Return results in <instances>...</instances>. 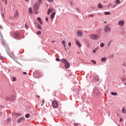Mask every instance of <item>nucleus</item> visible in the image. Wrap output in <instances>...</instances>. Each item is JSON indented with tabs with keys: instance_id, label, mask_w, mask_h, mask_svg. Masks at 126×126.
Wrapping results in <instances>:
<instances>
[{
	"instance_id": "nucleus-7",
	"label": "nucleus",
	"mask_w": 126,
	"mask_h": 126,
	"mask_svg": "<svg viewBox=\"0 0 126 126\" xmlns=\"http://www.w3.org/2000/svg\"><path fill=\"white\" fill-rule=\"evenodd\" d=\"M25 120V118L24 117H20L17 121V123L18 124H20L22 121H24Z\"/></svg>"
},
{
	"instance_id": "nucleus-14",
	"label": "nucleus",
	"mask_w": 126,
	"mask_h": 126,
	"mask_svg": "<svg viewBox=\"0 0 126 126\" xmlns=\"http://www.w3.org/2000/svg\"><path fill=\"white\" fill-rule=\"evenodd\" d=\"M52 11H53V9L52 8H49L48 10L47 11V14L48 15H50V14H51V13L52 12Z\"/></svg>"
},
{
	"instance_id": "nucleus-24",
	"label": "nucleus",
	"mask_w": 126,
	"mask_h": 126,
	"mask_svg": "<svg viewBox=\"0 0 126 126\" xmlns=\"http://www.w3.org/2000/svg\"><path fill=\"white\" fill-rule=\"evenodd\" d=\"M25 117L27 118H30V115L29 114H27L25 115Z\"/></svg>"
},
{
	"instance_id": "nucleus-5",
	"label": "nucleus",
	"mask_w": 126,
	"mask_h": 126,
	"mask_svg": "<svg viewBox=\"0 0 126 126\" xmlns=\"http://www.w3.org/2000/svg\"><path fill=\"white\" fill-rule=\"evenodd\" d=\"M118 25L119 26H121V27H123L124 25H125V20H120L118 21Z\"/></svg>"
},
{
	"instance_id": "nucleus-47",
	"label": "nucleus",
	"mask_w": 126,
	"mask_h": 126,
	"mask_svg": "<svg viewBox=\"0 0 126 126\" xmlns=\"http://www.w3.org/2000/svg\"><path fill=\"white\" fill-rule=\"evenodd\" d=\"M23 74H27V72H23Z\"/></svg>"
},
{
	"instance_id": "nucleus-23",
	"label": "nucleus",
	"mask_w": 126,
	"mask_h": 126,
	"mask_svg": "<svg viewBox=\"0 0 126 126\" xmlns=\"http://www.w3.org/2000/svg\"><path fill=\"white\" fill-rule=\"evenodd\" d=\"M122 113H123V114H126V109H125V108H123V109H122Z\"/></svg>"
},
{
	"instance_id": "nucleus-52",
	"label": "nucleus",
	"mask_w": 126,
	"mask_h": 126,
	"mask_svg": "<svg viewBox=\"0 0 126 126\" xmlns=\"http://www.w3.org/2000/svg\"><path fill=\"white\" fill-rule=\"evenodd\" d=\"M26 1H29V0H25Z\"/></svg>"
},
{
	"instance_id": "nucleus-43",
	"label": "nucleus",
	"mask_w": 126,
	"mask_h": 126,
	"mask_svg": "<svg viewBox=\"0 0 126 126\" xmlns=\"http://www.w3.org/2000/svg\"><path fill=\"white\" fill-rule=\"evenodd\" d=\"M45 20H46V21H47V22L49 21V20L48 19V17H46Z\"/></svg>"
},
{
	"instance_id": "nucleus-29",
	"label": "nucleus",
	"mask_w": 126,
	"mask_h": 126,
	"mask_svg": "<svg viewBox=\"0 0 126 126\" xmlns=\"http://www.w3.org/2000/svg\"><path fill=\"white\" fill-rule=\"evenodd\" d=\"M92 63H94V64H96V62L94 60H91Z\"/></svg>"
},
{
	"instance_id": "nucleus-46",
	"label": "nucleus",
	"mask_w": 126,
	"mask_h": 126,
	"mask_svg": "<svg viewBox=\"0 0 126 126\" xmlns=\"http://www.w3.org/2000/svg\"><path fill=\"white\" fill-rule=\"evenodd\" d=\"M70 5H73V3L72 1H71V2H70Z\"/></svg>"
},
{
	"instance_id": "nucleus-17",
	"label": "nucleus",
	"mask_w": 126,
	"mask_h": 126,
	"mask_svg": "<svg viewBox=\"0 0 126 126\" xmlns=\"http://www.w3.org/2000/svg\"><path fill=\"white\" fill-rule=\"evenodd\" d=\"M14 17H16V18H18V12L16 11L15 12V14L14 15Z\"/></svg>"
},
{
	"instance_id": "nucleus-19",
	"label": "nucleus",
	"mask_w": 126,
	"mask_h": 126,
	"mask_svg": "<svg viewBox=\"0 0 126 126\" xmlns=\"http://www.w3.org/2000/svg\"><path fill=\"white\" fill-rule=\"evenodd\" d=\"M98 8H102V7H103V5H102V4H101V3H99L98 4Z\"/></svg>"
},
{
	"instance_id": "nucleus-20",
	"label": "nucleus",
	"mask_w": 126,
	"mask_h": 126,
	"mask_svg": "<svg viewBox=\"0 0 126 126\" xmlns=\"http://www.w3.org/2000/svg\"><path fill=\"white\" fill-rule=\"evenodd\" d=\"M105 46V44H104V43H101L100 44V48H103Z\"/></svg>"
},
{
	"instance_id": "nucleus-56",
	"label": "nucleus",
	"mask_w": 126,
	"mask_h": 126,
	"mask_svg": "<svg viewBox=\"0 0 126 126\" xmlns=\"http://www.w3.org/2000/svg\"><path fill=\"white\" fill-rule=\"evenodd\" d=\"M65 51H66V48L65 47Z\"/></svg>"
},
{
	"instance_id": "nucleus-13",
	"label": "nucleus",
	"mask_w": 126,
	"mask_h": 126,
	"mask_svg": "<svg viewBox=\"0 0 126 126\" xmlns=\"http://www.w3.org/2000/svg\"><path fill=\"white\" fill-rule=\"evenodd\" d=\"M94 93H95V94H98L100 93V92H99V90L98 89L95 88L94 90Z\"/></svg>"
},
{
	"instance_id": "nucleus-50",
	"label": "nucleus",
	"mask_w": 126,
	"mask_h": 126,
	"mask_svg": "<svg viewBox=\"0 0 126 126\" xmlns=\"http://www.w3.org/2000/svg\"><path fill=\"white\" fill-rule=\"evenodd\" d=\"M0 29H2V27H1V26L0 25Z\"/></svg>"
},
{
	"instance_id": "nucleus-25",
	"label": "nucleus",
	"mask_w": 126,
	"mask_h": 126,
	"mask_svg": "<svg viewBox=\"0 0 126 126\" xmlns=\"http://www.w3.org/2000/svg\"><path fill=\"white\" fill-rule=\"evenodd\" d=\"M116 1L117 4H120V3H121V1H120V0H116Z\"/></svg>"
},
{
	"instance_id": "nucleus-51",
	"label": "nucleus",
	"mask_w": 126,
	"mask_h": 126,
	"mask_svg": "<svg viewBox=\"0 0 126 126\" xmlns=\"http://www.w3.org/2000/svg\"><path fill=\"white\" fill-rule=\"evenodd\" d=\"M36 97H37V98H40V96L39 95H37Z\"/></svg>"
},
{
	"instance_id": "nucleus-53",
	"label": "nucleus",
	"mask_w": 126,
	"mask_h": 126,
	"mask_svg": "<svg viewBox=\"0 0 126 126\" xmlns=\"http://www.w3.org/2000/svg\"><path fill=\"white\" fill-rule=\"evenodd\" d=\"M110 5H112V4L110 3ZM110 5H109L108 7H109Z\"/></svg>"
},
{
	"instance_id": "nucleus-48",
	"label": "nucleus",
	"mask_w": 126,
	"mask_h": 126,
	"mask_svg": "<svg viewBox=\"0 0 126 126\" xmlns=\"http://www.w3.org/2000/svg\"><path fill=\"white\" fill-rule=\"evenodd\" d=\"M2 115V113L1 112H0V117H1Z\"/></svg>"
},
{
	"instance_id": "nucleus-30",
	"label": "nucleus",
	"mask_w": 126,
	"mask_h": 126,
	"mask_svg": "<svg viewBox=\"0 0 126 126\" xmlns=\"http://www.w3.org/2000/svg\"><path fill=\"white\" fill-rule=\"evenodd\" d=\"M25 27L26 29H28V25H27V23L25 24Z\"/></svg>"
},
{
	"instance_id": "nucleus-54",
	"label": "nucleus",
	"mask_w": 126,
	"mask_h": 126,
	"mask_svg": "<svg viewBox=\"0 0 126 126\" xmlns=\"http://www.w3.org/2000/svg\"><path fill=\"white\" fill-rule=\"evenodd\" d=\"M42 0H39V2H41V1Z\"/></svg>"
},
{
	"instance_id": "nucleus-15",
	"label": "nucleus",
	"mask_w": 126,
	"mask_h": 126,
	"mask_svg": "<svg viewBox=\"0 0 126 126\" xmlns=\"http://www.w3.org/2000/svg\"><path fill=\"white\" fill-rule=\"evenodd\" d=\"M14 38H15V39H17V38H18V37H19V34H18V33H14Z\"/></svg>"
},
{
	"instance_id": "nucleus-8",
	"label": "nucleus",
	"mask_w": 126,
	"mask_h": 126,
	"mask_svg": "<svg viewBox=\"0 0 126 126\" xmlns=\"http://www.w3.org/2000/svg\"><path fill=\"white\" fill-rule=\"evenodd\" d=\"M77 36L81 37L83 35V32L81 30H79L77 32Z\"/></svg>"
},
{
	"instance_id": "nucleus-9",
	"label": "nucleus",
	"mask_w": 126,
	"mask_h": 126,
	"mask_svg": "<svg viewBox=\"0 0 126 126\" xmlns=\"http://www.w3.org/2000/svg\"><path fill=\"white\" fill-rule=\"evenodd\" d=\"M52 106L53 108H58V102H57V101H53Z\"/></svg>"
},
{
	"instance_id": "nucleus-38",
	"label": "nucleus",
	"mask_w": 126,
	"mask_h": 126,
	"mask_svg": "<svg viewBox=\"0 0 126 126\" xmlns=\"http://www.w3.org/2000/svg\"><path fill=\"white\" fill-rule=\"evenodd\" d=\"M13 81H16V78L15 77H13Z\"/></svg>"
},
{
	"instance_id": "nucleus-37",
	"label": "nucleus",
	"mask_w": 126,
	"mask_h": 126,
	"mask_svg": "<svg viewBox=\"0 0 126 126\" xmlns=\"http://www.w3.org/2000/svg\"><path fill=\"white\" fill-rule=\"evenodd\" d=\"M90 17H93L94 16V14H90L89 15Z\"/></svg>"
},
{
	"instance_id": "nucleus-44",
	"label": "nucleus",
	"mask_w": 126,
	"mask_h": 126,
	"mask_svg": "<svg viewBox=\"0 0 126 126\" xmlns=\"http://www.w3.org/2000/svg\"><path fill=\"white\" fill-rule=\"evenodd\" d=\"M122 64L124 66H126V63H123Z\"/></svg>"
},
{
	"instance_id": "nucleus-22",
	"label": "nucleus",
	"mask_w": 126,
	"mask_h": 126,
	"mask_svg": "<svg viewBox=\"0 0 126 126\" xmlns=\"http://www.w3.org/2000/svg\"><path fill=\"white\" fill-rule=\"evenodd\" d=\"M104 14L106 15H110L111 14V12H105L104 13Z\"/></svg>"
},
{
	"instance_id": "nucleus-59",
	"label": "nucleus",
	"mask_w": 126,
	"mask_h": 126,
	"mask_svg": "<svg viewBox=\"0 0 126 126\" xmlns=\"http://www.w3.org/2000/svg\"><path fill=\"white\" fill-rule=\"evenodd\" d=\"M4 1V0H2V1Z\"/></svg>"
},
{
	"instance_id": "nucleus-33",
	"label": "nucleus",
	"mask_w": 126,
	"mask_h": 126,
	"mask_svg": "<svg viewBox=\"0 0 126 126\" xmlns=\"http://www.w3.org/2000/svg\"><path fill=\"white\" fill-rule=\"evenodd\" d=\"M16 116H19V117H20L21 116V114L20 113H17L16 114Z\"/></svg>"
},
{
	"instance_id": "nucleus-1",
	"label": "nucleus",
	"mask_w": 126,
	"mask_h": 126,
	"mask_svg": "<svg viewBox=\"0 0 126 126\" xmlns=\"http://www.w3.org/2000/svg\"><path fill=\"white\" fill-rule=\"evenodd\" d=\"M39 8H40V4L37 3H35L33 5V10L35 14H38L39 13Z\"/></svg>"
},
{
	"instance_id": "nucleus-32",
	"label": "nucleus",
	"mask_w": 126,
	"mask_h": 126,
	"mask_svg": "<svg viewBox=\"0 0 126 126\" xmlns=\"http://www.w3.org/2000/svg\"><path fill=\"white\" fill-rule=\"evenodd\" d=\"M37 28H38V29L41 30V26L40 25H38L37 26Z\"/></svg>"
},
{
	"instance_id": "nucleus-6",
	"label": "nucleus",
	"mask_w": 126,
	"mask_h": 126,
	"mask_svg": "<svg viewBox=\"0 0 126 126\" xmlns=\"http://www.w3.org/2000/svg\"><path fill=\"white\" fill-rule=\"evenodd\" d=\"M104 31L106 32H110V31H111V28L108 26H106L104 28Z\"/></svg>"
},
{
	"instance_id": "nucleus-57",
	"label": "nucleus",
	"mask_w": 126,
	"mask_h": 126,
	"mask_svg": "<svg viewBox=\"0 0 126 126\" xmlns=\"http://www.w3.org/2000/svg\"><path fill=\"white\" fill-rule=\"evenodd\" d=\"M54 41H52V43H54Z\"/></svg>"
},
{
	"instance_id": "nucleus-26",
	"label": "nucleus",
	"mask_w": 126,
	"mask_h": 126,
	"mask_svg": "<svg viewBox=\"0 0 126 126\" xmlns=\"http://www.w3.org/2000/svg\"><path fill=\"white\" fill-rule=\"evenodd\" d=\"M41 31H37L36 32V33L37 34V35H41Z\"/></svg>"
},
{
	"instance_id": "nucleus-39",
	"label": "nucleus",
	"mask_w": 126,
	"mask_h": 126,
	"mask_svg": "<svg viewBox=\"0 0 126 126\" xmlns=\"http://www.w3.org/2000/svg\"><path fill=\"white\" fill-rule=\"evenodd\" d=\"M68 46H69V47H71V42H69V43H68Z\"/></svg>"
},
{
	"instance_id": "nucleus-10",
	"label": "nucleus",
	"mask_w": 126,
	"mask_h": 126,
	"mask_svg": "<svg viewBox=\"0 0 126 126\" xmlns=\"http://www.w3.org/2000/svg\"><path fill=\"white\" fill-rule=\"evenodd\" d=\"M55 15H56V12H52L50 15V18L52 19V21H54V18H55Z\"/></svg>"
},
{
	"instance_id": "nucleus-34",
	"label": "nucleus",
	"mask_w": 126,
	"mask_h": 126,
	"mask_svg": "<svg viewBox=\"0 0 126 126\" xmlns=\"http://www.w3.org/2000/svg\"><path fill=\"white\" fill-rule=\"evenodd\" d=\"M37 20L38 21H39L40 20H41V18H40V17H37Z\"/></svg>"
},
{
	"instance_id": "nucleus-18",
	"label": "nucleus",
	"mask_w": 126,
	"mask_h": 126,
	"mask_svg": "<svg viewBox=\"0 0 126 126\" xmlns=\"http://www.w3.org/2000/svg\"><path fill=\"white\" fill-rule=\"evenodd\" d=\"M111 95H113V96H117V95H118V93H114V92H111Z\"/></svg>"
},
{
	"instance_id": "nucleus-49",
	"label": "nucleus",
	"mask_w": 126,
	"mask_h": 126,
	"mask_svg": "<svg viewBox=\"0 0 126 126\" xmlns=\"http://www.w3.org/2000/svg\"><path fill=\"white\" fill-rule=\"evenodd\" d=\"M120 122H123V119H122V118H120Z\"/></svg>"
},
{
	"instance_id": "nucleus-58",
	"label": "nucleus",
	"mask_w": 126,
	"mask_h": 126,
	"mask_svg": "<svg viewBox=\"0 0 126 126\" xmlns=\"http://www.w3.org/2000/svg\"><path fill=\"white\" fill-rule=\"evenodd\" d=\"M41 106H43V103H41Z\"/></svg>"
},
{
	"instance_id": "nucleus-3",
	"label": "nucleus",
	"mask_w": 126,
	"mask_h": 126,
	"mask_svg": "<svg viewBox=\"0 0 126 126\" xmlns=\"http://www.w3.org/2000/svg\"><path fill=\"white\" fill-rule=\"evenodd\" d=\"M90 37L92 40H98L99 39V36L95 34H91Z\"/></svg>"
},
{
	"instance_id": "nucleus-4",
	"label": "nucleus",
	"mask_w": 126,
	"mask_h": 126,
	"mask_svg": "<svg viewBox=\"0 0 126 126\" xmlns=\"http://www.w3.org/2000/svg\"><path fill=\"white\" fill-rule=\"evenodd\" d=\"M5 100L6 101H13V100H15V96L14 95H11V97L7 96L6 97Z\"/></svg>"
},
{
	"instance_id": "nucleus-11",
	"label": "nucleus",
	"mask_w": 126,
	"mask_h": 126,
	"mask_svg": "<svg viewBox=\"0 0 126 126\" xmlns=\"http://www.w3.org/2000/svg\"><path fill=\"white\" fill-rule=\"evenodd\" d=\"M94 82H98V81H99V76L95 75L94 77Z\"/></svg>"
},
{
	"instance_id": "nucleus-35",
	"label": "nucleus",
	"mask_w": 126,
	"mask_h": 126,
	"mask_svg": "<svg viewBox=\"0 0 126 126\" xmlns=\"http://www.w3.org/2000/svg\"><path fill=\"white\" fill-rule=\"evenodd\" d=\"M40 24H43V21L42 20H40L39 21H38Z\"/></svg>"
},
{
	"instance_id": "nucleus-31",
	"label": "nucleus",
	"mask_w": 126,
	"mask_h": 126,
	"mask_svg": "<svg viewBox=\"0 0 126 126\" xmlns=\"http://www.w3.org/2000/svg\"><path fill=\"white\" fill-rule=\"evenodd\" d=\"M56 61H57V62H61L60 58H56Z\"/></svg>"
},
{
	"instance_id": "nucleus-16",
	"label": "nucleus",
	"mask_w": 126,
	"mask_h": 126,
	"mask_svg": "<svg viewBox=\"0 0 126 126\" xmlns=\"http://www.w3.org/2000/svg\"><path fill=\"white\" fill-rule=\"evenodd\" d=\"M107 61V58L104 57L101 58V62H106Z\"/></svg>"
},
{
	"instance_id": "nucleus-41",
	"label": "nucleus",
	"mask_w": 126,
	"mask_h": 126,
	"mask_svg": "<svg viewBox=\"0 0 126 126\" xmlns=\"http://www.w3.org/2000/svg\"><path fill=\"white\" fill-rule=\"evenodd\" d=\"M62 43L64 47H65V45L64 44V41H63Z\"/></svg>"
},
{
	"instance_id": "nucleus-27",
	"label": "nucleus",
	"mask_w": 126,
	"mask_h": 126,
	"mask_svg": "<svg viewBox=\"0 0 126 126\" xmlns=\"http://www.w3.org/2000/svg\"><path fill=\"white\" fill-rule=\"evenodd\" d=\"M112 43V41H109L107 44V46L108 47H110L111 46V43Z\"/></svg>"
},
{
	"instance_id": "nucleus-42",
	"label": "nucleus",
	"mask_w": 126,
	"mask_h": 126,
	"mask_svg": "<svg viewBox=\"0 0 126 126\" xmlns=\"http://www.w3.org/2000/svg\"><path fill=\"white\" fill-rule=\"evenodd\" d=\"M116 6H117V5H113V6L112 7V8H115V7H116Z\"/></svg>"
},
{
	"instance_id": "nucleus-45",
	"label": "nucleus",
	"mask_w": 126,
	"mask_h": 126,
	"mask_svg": "<svg viewBox=\"0 0 126 126\" xmlns=\"http://www.w3.org/2000/svg\"><path fill=\"white\" fill-rule=\"evenodd\" d=\"M5 4H7V0H5Z\"/></svg>"
},
{
	"instance_id": "nucleus-36",
	"label": "nucleus",
	"mask_w": 126,
	"mask_h": 126,
	"mask_svg": "<svg viewBox=\"0 0 126 126\" xmlns=\"http://www.w3.org/2000/svg\"><path fill=\"white\" fill-rule=\"evenodd\" d=\"M48 1H49V2H53V1H54V0H47Z\"/></svg>"
},
{
	"instance_id": "nucleus-40",
	"label": "nucleus",
	"mask_w": 126,
	"mask_h": 126,
	"mask_svg": "<svg viewBox=\"0 0 126 126\" xmlns=\"http://www.w3.org/2000/svg\"><path fill=\"white\" fill-rule=\"evenodd\" d=\"M74 126H78V123H74Z\"/></svg>"
},
{
	"instance_id": "nucleus-12",
	"label": "nucleus",
	"mask_w": 126,
	"mask_h": 126,
	"mask_svg": "<svg viewBox=\"0 0 126 126\" xmlns=\"http://www.w3.org/2000/svg\"><path fill=\"white\" fill-rule=\"evenodd\" d=\"M75 42L77 46H78L79 48H81V43H80L79 41H78V40H76Z\"/></svg>"
},
{
	"instance_id": "nucleus-2",
	"label": "nucleus",
	"mask_w": 126,
	"mask_h": 126,
	"mask_svg": "<svg viewBox=\"0 0 126 126\" xmlns=\"http://www.w3.org/2000/svg\"><path fill=\"white\" fill-rule=\"evenodd\" d=\"M62 62L64 63V66L65 68H69L70 67V64L68 63L67 61H66V59H62Z\"/></svg>"
},
{
	"instance_id": "nucleus-28",
	"label": "nucleus",
	"mask_w": 126,
	"mask_h": 126,
	"mask_svg": "<svg viewBox=\"0 0 126 126\" xmlns=\"http://www.w3.org/2000/svg\"><path fill=\"white\" fill-rule=\"evenodd\" d=\"M97 50H98V49H97V48L94 49L93 50V53H96V52H97Z\"/></svg>"
},
{
	"instance_id": "nucleus-55",
	"label": "nucleus",
	"mask_w": 126,
	"mask_h": 126,
	"mask_svg": "<svg viewBox=\"0 0 126 126\" xmlns=\"http://www.w3.org/2000/svg\"><path fill=\"white\" fill-rule=\"evenodd\" d=\"M44 103V100H42V103Z\"/></svg>"
},
{
	"instance_id": "nucleus-21",
	"label": "nucleus",
	"mask_w": 126,
	"mask_h": 126,
	"mask_svg": "<svg viewBox=\"0 0 126 126\" xmlns=\"http://www.w3.org/2000/svg\"><path fill=\"white\" fill-rule=\"evenodd\" d=\"M29 12H30V13H32L33 12V11L32 10V8L30 7L29 8Z\"/></svg>"
},
{
	"instance_id": "nucleus-60",
	"label": "nucleus",
	"mask_w": 126,
	"mask_h": 126,
	"mask_svg": "<svg viewBox=\"0 0 126 126\" xmlns=\"http://www.w3.org/2000/svg\"><path fill=\"white\" fill-rule=\"evenodd\" d=\"M125 85H126V83L125 84Z\"/></svg>"
}]
</instances>
